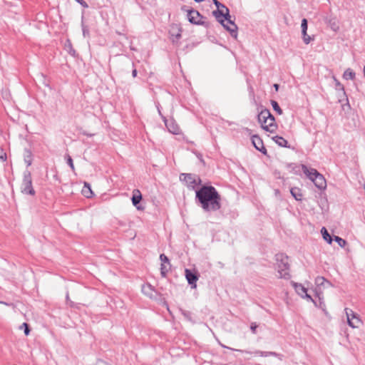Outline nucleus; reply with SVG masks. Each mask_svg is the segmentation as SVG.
Listing matches in <instances>:
<instances>
[{"mask_svg":"<svg viewBox=\"0 0 365 365\" xmlns=\"http://www.w3.org/2000/svg\"><path fill=\"white\" fill-rule=\"evenodd\" d=\"M63 49L68 52L71 56L73 58H76L78 56V53L73 48L71 41L69 38H67L64 43Z\"/></svg>","mask_w":365,"mask_h":365,"instance_id":"2eb2a0df","label":"nucleus"},{"mask_svg":"<svg viewBox=\"0 0 365 365\" xmlns=\"http://www.w3.org/2000/svg\"><path fill=\"white\" fill-rule=\"evenodd\" d=\"M271 104L272 106V108L273 109L279 114V115H282V110L281 109V108L279 107L278 103L274 100H272L271 101Z\"/></svg>","mask_w":365,"mask_h":365,"instance_id":"72a5a7b5","label":"nucleus"},{"mask_svg":"<svg viewBox=\"0 0 365 365\" xmlns=\"http://www.w3.org/2000/svg\"><path fill=\"white\" fill-rule=\"evenodd\" d=\"M170 266L168 264H160V275L162 277H167L168 273L170 270Z\"/></svg>","mask_w":365,"mask_h":365,"instance_id":"cd10ccee","label":"nucleus"},{"mask_svg":"<svg viewBox=\"0 0 365 365\" xmlns=\"http://www.w3.org/2000/svg\"><path fill=\"white\" fill-rule=\"evenodd\" d=\"M277 125L275 123L274 117L272 115L271 117H269L268 120L266 121V124H264L262 127L264 130L266 131L273 133L277 130Z\"/></svg>","mask_w":365,"mask_h":365,"instance_id":"ddd939ff","label":"nucleus"},{"mask_svg":"<svg viewBox=\"0 0 365 365\" xmlns=\"http://www.w3.org/2000/svg\"><path fill=\"white\" fill-rule=\"evenodd\" d=\"M0 304H4L6 306L14 307V303H11H11H8V302H6L0 301Z\"/></svg>","mask_w":365,"mask_h":365,"instance_id":"8fccbe9b","label":"nucleus"},{"mask_svg":"<svg viewBox=\"0 0 365 365\" xmlns=\"http://www.w3.org/2000/svg\"><path fill=\"white\" fill-rule=\"evenodd\" d=\"M301 28H302V31H307L308 26H307V20L306 19H303L302 20Z\"/></svg>","mask_w":365,"mask_h":365,"instance_id":"ea45409f","label":"nucleus"},{"mask_svg":"<svg viewBox=\"0 0 365 365\" xmlns=\"http://www.w3.org/2000/svg\"><path fill=\"white\" fill-rule=\"evenodd\" d=\"M274 87L275 88V89L277 91L278 88H279V85L278 84H274Z\"/></svg>","mask_w":365,"mask_h":365,"instance_id":"6e6d98bb","label":"nucleus"},{"mask_svg":"<svg viewBox=\"0 0 365 365\" xmlns=\"http://www.w3.org/2000/svg\"><path fill=\"white\" fill-rule=\"evenodd\" d=\"M226 13H224L222 9H218L212 11V15L216 20L228 31V8H226Z\"/></svg>","mask_w":365,"mask_h":365,"instance_id":"6e6552de","label":"nucleus"},{"mask_svg":"<svg viewBox=\"0 0 365 365\" xmlns=\"http://www.w3.org/2000/svg\"><path fill=\"white\" fill-rule=\"evenodd\" d=\"M343 77L344 78H345L346 80H349V79H354V77H355V73L350 68H347L344 74H343Z\"/></svg>","mask_w":365,"mask_h":365,"instance_id":"7c9ffc66","label":"nucleus"},{"mask_svg":"<svg viewBox=\"0 0 365 365\" xmlns=\"http://www.w3.org/2000/svg\"><path fill=\"white\" fill-rule=\"evenodd\" d=\"M0 150H1V153H0V160L2 162L6 161V160H7L6 153L4 151V149L2 148H0Z\"/></svg>","mask_w":365,"mask_h":365,"instance_id":"a19ab883","label":"nucleus"},{"mask_svg":"<svg viewBox=\"0 0 365 365\" xmlns=\"http://www.w3.org/2000/svg\"><path fill=\"white\" fill-rule=\"evenodd\" d=\"M246 354H253L254 356H260L262 357H267L270 356H277L278 354L274 351H255L254 352L245 351Z\"/></svg>","mask_w":365,"mask_h":365,"instance_id":"6ab92c4d","label":"nucleus"},{"mask_svg":"<svg viewBox=\"0 0 365 365\" xmlns=\"http://www.w3.org/2000/svg\"><path fill=\"white\" fill-rule=\"evenodd\" d=\"M334 240L338 243V245L341 247H345V245H346V242L345 240L338 237V236H334Z\"/></svg>","mask_w":365,"mask_h":365,"instance_id":"4c0bfd02","label":"nucleus"},{"mask_svg":"<svg viewBox=\"0 0 365 365\" xmlns=\"http://www.w3.org/2000/svg\"><path fill=\"white\" fill-rule=\"evenodd\" d=\"M66 304L68 305L71 308L77 309L80 308L79 304L75 303L74 302L71 301V299H70L68 292H67L66 294Z\"/></svg>","mask_w":365,"mask_h":365,"instance_id":"a878e982","label":"nucleus"},{"mask_svg":"<svg viewBox=\"0 0 365 365\" xmlns=\"http://www.w3.org/2000/svg\"><path fill=\"white\" fill-rule=\"evenodd\" d=\"M182 28L178 26L172 27V29L170 31V34L172 36V41L174 44H178V41L182 36Z\"/></svg>","mask_w":365,"mask_h":365,"instance_id":"f8f14e48","label":"nucleus"},{"mask_svg":"<svg viewBox=\"0 0 365 365\" xmlns=\"http://www.w3.org/2000/svg\"><path fill=\"white\" fill-rule=\"evenodd\" d=\"M81 193L86 198H92L95 195L91 189V184L88 182H83V187L81 190Z\"/></svg>","mask_w":365,"mask_h":365,"instance_id":"dca6fc26","label":"nucleus"},{"mask_svg":"<svg viewBox=\"0 0 365 365\" xmlns=\"http://www.w3.org/2000/svg\"><path fill=\"white\" fill-rule=\"evenodd\" d=\"M180 312L185 319H187L189 321H192V313L191 312L181 309Z\"/></svg>","mask_w":365,"mask_h":365,"instance_id":"f704fd0d","label":"nucleus"},{"mask_svg":"<svg viewBox=\"0 0 365 365\" xmlns=\"http://www.w3.org/2000/svg\"><path fill=\"white\" fill-rule=\"evenodd\" d=\"M195 183H196V187L197 186L202 187V185H204V184H202V180L200 178V177L196 174H195Z\"/></svg>","mask_w":365,"mask_h":365,"instance_id":"58836bf2","label":"nucleus"},{"mask_svg":"<svg viewBox=\"0 0 365 365\" xmlns=\"http://www.w3.org/2000/svg\"><path fill=\"white\" fill-rule=\"evenodd\" d=\"M181 10L187 12V20L190 24L207 26V23L202 21L204 17L198 11L192 8L189 9L186 5L182 6Z\"/></svg>","mask_w":365,"mask_h":365,"instance_id":"39448f33","label":"nucleus"},{"mask_svg":"<svg viewBox=\"0 0 365 365\" xmlns=\"http://www.w3.org/2000/svg\"><path fill=\"white\" fill-rule=\"evenodd\" d=\"M132 66L133 67V70H132V76L133 78H135L137 76V74H138V71L137 69L135 68V64L134 63H132Z\"/></svg>","mask_w":365,"mask_h":365,"instance_id":"de8ad7c7","label":"nucleus"},{"mask_svg":"<svg viewBox=\"0 0 365 365\" xmlns=\"http://www.w3.org/2000/svg\"><path fill=\"white\" fill-rule=\"evenodd\" d=\"M195 202L205 212H214L221 208V196L216 188L209 183L195 190Z\"/></svg>","mask_w":365,"mask_h":365,"instance_id":"f257e3e1","label":"nucleus"},{"mask_svg":"<svg viewBox=\"0 0 365 365\" xmlns=\"http://www.w3.org/2000/svg\"><path fill=\"white\" fill-rule=\"evenodd\" d=\"M179 179L180 181L188 188V190L195 191V190L197 189V187H196L194 173H180Z\"/></svg>","mask_w":365,"mask_h":365,"instance_id":"0eeeda50","label":"nucleus"},{"mask_svg":"<svg viewBox=\"0 0 365 365\" xmlns=\"http://www.w3.org/2000/svg\"><path fill=\"white\" fill-rule=\"evenodd\" d=\"M336 87L342 91H344V86L339 81H336Z\"/></svg>","mask_w":365,"mask_h":365,"instance_id":"3c124183","label":"nucleus"},{"mask_svg":"<svg viewBox=\"0 0 365 365\" xmlns=\"http://www.w3.org/2000/svg\"><path fill=\"white\" fill-rule=\"evenodd\" d=\"M272 114L268 109H263L258 114V121L261 124V127L262 128L264 124H266V121L268 120L269 117H271Z\"/></svg>","mask_w":365,"mask_h":365,"instance_id":"4468645a","label":"nucleus"},{"mask_svg":"<svg viewBox=\"0 0 365 365\" xmlns=\"http://www.w3.org/2000/svg\"><path fill=\"white\" fill-rule=\"evenodd\" d=\"M197 43H192L190 44H187L183 48L182 50L185 52H187L188 51L190 50H192L193 48H195L196 46Z\"/></svg>","mask_w":365,"mask_h":365,"instance_id":"79ce46f5","label":"nucleus"},{"mask_svg":"<svg viewBox=\"0 0 365 365\" xmlns=\"http://www.w3.org/2000/svg\"><path fill=\"white\" fill-rule=\"evenodd\" d=\"M142 292L148 296V297H150V299H153L154 298L153 295V292H155L157 293V292L155 291V288L153 286H152L150 284L148 283L146 284H143L142 286Z\"/></svg>","mask_w":365,"mask_h":365,"instance_id":"f3484780","label":"nucleus"},{"mask_svg":"<svg viewBox=\"0 0 365 365\" xmlns=\"http://www.w3.org/2000/svg\"><path fill=\"white\" fill-rule=\"evenodd\" d=\"M252 143L257 150L260 151L263 154L267 153V149L264 146L262 140L259 136L253 135L252 137Z\"/></svg>","mask_w":365,"mask_h":365,"instance_id":"9b49d317","label":"nucleus"},{"mask_svg":"<svg viewBox=\"0 0 365 365\" xmlns=\"http://www.w3.org/2000/svg\"><path fill=\"white\" fill-rule=\"evenodd\" d=\"M321 232L322 234L324 240H326L329 244H331L332 242V238L329 234L327 230L325 227H322L321 230Z\"/></svg>","mask_w":365,"mask_h":365,"instance_id":"c85d7f7f","label":"nucleus"},{"mask_svg":"<svg viewBox=\"0 0 365 365\" xmlns=\"http://www.w3.org/2000/svg\"><path fill=\"white\" fill-rule=\"evenodd\" d=\"M81 28H82V32H83V37L89 38L90 37L89 27H88V26L86 25L84 23L83 14L81 16Z\"/></svg>","mask_w":365,"mask_h":365,"instance_id":"4be33fe9","label":"nucleus"},{"mask_svg":"<svg viewBox=\"0 0 365 365\" xmlns=\"http://www.w3.org/2000/svg\"><path fill=\"white\" fill-rule=\"evenodd\" d=\"M258 325L255 322H252L250 325V329L253 334H256V329Z\"/></svg>","mask_w":365,"mask_h":365,"instance_id":"49530a36","label":"nucleus"},{"mask_svg":"<svg viewBox=\"0 0 365 365\" xmlns=\"http://www.w3.org/2000/svg\"><path fill=\"white\" fill-rule=\"evenodd\" d=\"M77 3H78L81 6L86 9L88 7V4L84 0H75Z\"/></svg>","mask_w":365,"mask_h":365,"instance_id":"a18cd8bd","label":"nucleus"},{"mask_svg":"<svg viewBox=\"0 0 365 365\" xmlns=\"http://www.w3.org/2000/svg\"><path fill=\"white\" fill-rule=\"evenodd\" d=\"M159 258L160 260L161 261V264H168V266H170V267H171L170 261L168 256L163 253L160 255Z\"/></svg>","mask_w":365,"mask_h":365,"instance_id":"473e14b6","label":"nucleus"},{"mask_svg":"<svg viewBox=\"0 0 365 365\" xmlns=\"http://www.w3.org/2000/svg\"><path fill=\"white\" fill-rule=\"evenodd\" d=\"M315 283L318 287L324 286L325 284H328L329 286H331V282L327 281L323 277H317L315 279Z\"/></svg>","mask_w":365,"mask_h":365,"instance_id":"bb28decb","label":"nucleus"},{"mask_svg":"<svg viewBox=\"0 0 365 365\" xmlns=\"http://www.w3.org/2000/svg\"><path fill=\"white\" fill-rule=\"evenodd\" d=\"M162 119L164 121L166 128L170 133L173 134H178L180 128L173 119L168 120L165 116H162Z\"/></svg>","mask_w":365,"mask_h":365,"instance_id":"9d476101","label":"nucleus"},{"mask_svg":"<svg viewBox=\"0 0 365 365\" xmlns=\"http://www.w3.org/2000/svg\"><path fill=\"white\" fill-rule=\"evenodd\" d=\"M24 160L27 167H29L32 164L33 161V153L29 148H24Z\"/></svg>","mask_w":365,"mask_h":365,"instance_id":"a211bd4d","label":"nucleus"},{"mask_svg":"<svg viewBox=\"0 0 365 365\" xmlns=\"http://www.w3.org/2000/svg\"><path fill=\"white\" fill-rule=\"evenodd\" d=\"M21 328L24 329V334L26 336L29 335V334L31 332V328H30V326H29V324L28 323L24 322L22 324V325L21 326Z\"/></svg>","mask_w":365,"mask_h":365,"instance_id":"e433bc0d","label":"nucleus"},{"mask_svg":"<svg viewBox=\"0 0 365 365\" xmlns=\"http://www.w3.org/2000/svg\"><path fill=\"white\" fill-rule=\"evenodd\" d=\"M302 34L303 41L304 42V43L309 44L311 42V41L313 40V38H311V36L307 35V31H302Z\"/></svg>","mask_w":365,"mask_h":365,"instance_id":"c9c22d12","label":"nucleus"},{"mask_svg":"<svg viewBox=\"0 0 365 365\" xmlns=\"http://www.w3.org/2000/svg\"><path fill=\"white\" fill-rule=\"evenodd\" d=\"M292 285L297 292V293L300 295L302 297H304V294H306L307 289L302 286L301 284H298L296 282H292Z\"/></svg>","mask_w":365,"mask_h":365,"instance_id":"aec40b11","label":"nucleus"},{"mask_svg":"<svg viewBox=\"0 0 365 365\" xmlns=\"http://www.w3.org/2000/svg\"><path fill=\"white\" fill-rule=\"evenodd\" d=\"M237 25L230 19V35L237 39Z\"/></svg>","mask_w":365,"mask_h":365,"instance_id":"b1692460","label":"nucleus"},{"mask_svg":"<svg viewBox=\"0 0 365 365\" xmlns=\"http://www.w3.org/2000/svg\"><path fill=\"white\" fill-rule=\"evenodd\" d=\"M301 168L304 175L314 182L317 188L324 190L327 187V182L324 177L316 169L309 168L303 164L301 165Z\"/></svg>","mask_w":365,"mask_h":365,"instance_id":"f03ea898","label":"nucleus"},{"mask_svg":"<svg viewBox=\"0 0 365 365\" xmlns=\"http://www.w3.org/2000/svg\"><path fill=\"white\" fill-rule=\"evenodd\" d=\"M185 277L191 289L197 288V282L200 278V273L195 269L185 268Z\"/></svg>","mask_w":365,"mask_h":365,"instance_id":"423d86ee","label":"nucleus"},{"mask_svg":"<svg viewBox=\"0 0 365 365\" xmlns=\"http://www.w3.org/2000/svg\"><path fill=\"white\" fill-rule=\"evenodd\" d=\"M303 298H306V299L313 302L314 303H315L314 299L312 298V297L309 294H308L307 292H306V294H304Z\"/></svg>","mask_w":365,"mask_h":365,"instance_id":"09e8293b","label":"nucleus"},{"mask_svg":"<svg viewBox=\"0 0 365 365\" xmlns=\"http://www.w3.org/2000/svg\"><path fill=\"white\" fill-rule=\"evenodd\" d=\"M157 108H158V110L159 115H160L161 117H162V116H163V114L161 113V110H160V106H157Z\"/></svg>","mask_w":365,"mask_h":365,"instance_id":"603ef678","label":"nucleus"},{"mask_svg":"<svg viewBox=\"0 0 365 365\" xmlns=\"http://www.w3.org/2000/svg\"><path fill=\"white\" fill-rule=\"evenodd\" d=\"M163 304L164 305L166 306L167 309H168V303L165 300Z\"/></svg>","mask_w":365,"mask_h":365,"instance_id":"5fc2aeb1","label":"nucleus"},{"mask_svg":"<svg viewBox=\"0 0 365 365\" xmlns=\"http://www.w3.org/2000/svg\"><path fill=\"white\" fill-rule=\"evenodd\" d=\"M83 135H86V136H90V137L92 136L91 134H89L88 133H86V132H83Z\"/></svg>","mask_w":365,"mask_h":365,"instance_id":"864d4df0","label":"nucleus"},{"mask_svg":"<svg viewBox=\"0 0 365 365\" xmlns=\"http://www.w3.org/2000/svg\"><path fill=\"white\" fill-rule=\"evenodd\" d=\"M64 159H65L67 165L71 169V170L73 172H74L75 171V166H74L73 161V159H72L71 156L69 154H66L64 155Z\"/></svg>","mask_w":365,"mask_h":365,"instance_id":"c756f323","label":"nucleus"},{"mask_svg":"<svg viewBox=\"0 0 365 365\" xmlns=\"http://www.w3.org/2000/svg\"><path fill=\"white\" fill-rule=\"evenodd\" d=\"M277 264L276 269L277 270L279 277L284 279H289V264L288 262V257L282 253L277 254L275 256Z\"/></svg>","mask_w":365,"mask_h":365,"instance_id":"7ed1b4c3","label":"nucleus"},{"mask_svg":"<svg viewBox=\"0 0 365 365\" xmlns=\"http://www.w3.org/2000/svg\"><path fill=\"white\" fill-rule=\"evenodd\" d=\"M290 192L292 195L294 197L296 200L300 201L302 198V194L301 190L298 187H292L290 190Z\"/></svg>","mask_w":365,"mask_h":365,"instance_id":"5701e85b","label":"nucleus"},{"mask_svg":"<svg viewBox=\"0 0 365 365\" xmlns=\"http://www.w3.org/2000/svg\"><path fill=\"white\" fill-rule=\"evenodd\" d=\"M329 25H330V26H331L332 30H334V31H337L338 30L339 26L336 25V24L335 23L334 21L332 22V21L330 20L329 21Z\"/></svg>","mask_w":365,"mask_h":365,"instance_id":"c03bdc74","label":"nucleus"},{"mask_svg":"<svg viewBox=\"0 0 365 365\" xmlns=\"http://www.w3.org/2000/svg\"><path fill=\"white\" fill-rule=\"evenodd\" d=\"M349 325L352 328H358L361 324V319L357 317H356L354 319H351V320L347 321Z\"/></svg>","mask_w":365,"mask_h":365,"instance_id":"393cba45","label":"nucleus"},{"mask_svg":"<svg viewBox=\"0 0 365 365\" xmlns=\"http://www.w3.org/2000/svg\"><path fill=\"white\" fill-rule=\"evenodd\" d=\"M142 200L143 195L141 194V192L138 189H134L131 197V201L133 205L138 210H143L145 209V207L140 203Z\"/></svg>","mask_w":365,"mask_h":365,"instance_id":"1a4fd4ad","label":"nucleus"},{"mask_svg":"<svg viewBox=\"0 0 365 365\" xmlns=\"http://www.w3.org/2000/svg\"><path fill=\"white\" fill-rule=\"evenodd\" d=\"M345 312L347 318V321L351 320V319H354L356 317H357V314L351 309L346 308Z\"/></svg>","mask_w":365,"mask_h":365,"instance_id":"2f4dec72","label":"nucleus"},{"mask_svg":"<svg viewBox=\"0 0 365 365\" xmlns=\"http://www.w3.org/2000/svg\"><path fill=\"white\" fill-rule=\"evenodd\" d=\"M273 140L279 146L287 148L288 147V142L283 137L276 135L272 138Z\"/></svg>","mask_w":365,"mask_h":365,"instance_id":"412c9836","label":"nucleus"},{"mask_svg":"<svg viewBox=\"0 0 365 365\" xmlns=\"http://www.w3.org/2000/svg\"><path fill=\"white\" fill-rule=\"evenodd\" d=\"M21 192L26 195L34 197L36 191L32 184L31 173L29 170H25L23 173V180L21 184Z\"/></svg>","mask_w":365,"mask_h":365,"instance_id":"20e7f679","label":"nucleus"},{"mask_svg":"<svg viewBox=\"0 0 365 365\" xmlns=\"http://www.w3.org/2000/svg\"><path fill=\"white\" fill-rule=\"evenodd\" d=\"M213 3L216 6L217 9H226L227 8L225 4L220 3L218 0H213Z\"/></svg>","mask_w":365,"mask_h":365,"instance_id":"37998d69","label":"nucleus"},{"mask_svg":"<svg viewBox=\"0 0 365 365\" xmlns=\"http://www.w3.org/2000/svg\"><path fill=\"white\" fill-rule=\"evenodd\" d=\"M196 3H200L204 1L205 0H194Z\"/></svg>","mask_w":365,"mask_h":365,"instance_id":"4d7b16f0","label":"nucleus"}]
</instances>
